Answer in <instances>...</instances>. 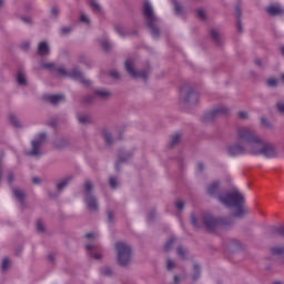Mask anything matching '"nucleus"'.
Returning a JSON list of instances; mask_svg holds the SVG:
<instances>
[{"label":"nucleus","instance_id":"1","mask_svg":"<svg viewBox=\"0 0 284 284\" xmlns=\"http://www.w3.org/2000/svg\"><path fill=\"white\" fill-rule=\"evenodd\" d=\"M237 142L243 146L239 144L229 146L227 152L230 156H241V154H245V150L254 156L262 155L266 156V159L276 156L274 148L263 142L250 128L237 129Z\"/></svg>","mask_w":284,"mask_h":284},{"label":"nucleus","instance_id":"2","mask_svg":"<svg viewBox=\"0 0 284 284\" xmlns=\"http://www.w3.org/2000/svg\"><path fill=\"white\" fill-rule=\"evenodd\" d=\"M206 193L209 196H217L219 201H221L223 205H226V207H235L236 212L234 213V216H236V219L245 216V209H243L245 197L239 190L235 189L232 192L223 193L221 191V182L215 181L207 186Z\"/></svg>","mask_w":284,"mask_h":284},{"label":"nucleus","instance_id":"3","mask_svg":"<svg viewBox=\"0 0 284 284\" xmlns=\"http://www.w3.org/2000/svg\"><path fill=\"white\" fill-rule=\"evenodd\" d=\"M143 14L148 21V28L151 31L153 38L159 37L160 31L154 24L156 23V17H154V10L152 9V4L145 1L143 6Z\"/></svg>","mask_w":284,"mask_h":284},{"label":"nucleus","instance_id":"4","mask_svg":"<svg viewBox=\"0 0 284 284\" xmlns=\"http://www.w3.org/2000/svg\"><path fill=\"white\" fill-rule=\"evenodd\" d=\"M115 250L118 252V263L121 265H128L132 261V247L128 246L123 242H118L115 244Z\"/></svg>","mask_w":284,"mask_h":284},{"label":"nucleus","instance_id":"5","mask_svg":"<svg viewBox=\"0 0 284 284\" xmlns=\"http://www.w3.org/2000/svg\"><path fill=\"white\" fill-rule=\"evenodd\" d=\"M57 72L60 77H70L74 81H79L80 83H83V85H90L89 80H87L83 73L80 72V70L77 68H74L70 73L65 71V68L57 69Z\"/></svg>","mask_w":284,"mask_h":284},{"label":"nucleus","instance_id":"6","mask_svg":"<svg viewBox=\"0 0 284 284\" xmlns=\"http://www.w3.org/2000/svg\"><path fill=\"white\" fill-rule=\"evenodd\" d=\"M92 187L93 185L91 181L84 183V192L87 193L85 203L91 212H97V210H99V204L97 203V199L91 194Z\"/></svg>","mask_w":284,"mask_h":284},{"label":"nucleus","instance_id":"7","mask_svg":"<svg viewBox=\"0 0 284 284\" xmlns=\"http://www.w3.org/2000/svg\"><path fill=\"white\" fill-rule=\"evenodd\" d=\"M203 223L209 232H214L217 227H223L225 225L223 219H215L210 214H204Z\"/></svg>","mask_w":284,"mask_h":284},{"label":"nucleus","instance_id":"8","mask_svg":"<svg viewBox=\"0 0 284 284\" xmlns=\"http://www.w3.org/2000/svg\"><path fill=\"white\" fill-rule=\"evenodd\" d=\"M125 70L133 79H143V81H148V74H150V72L134 70V62L132 60L125 61Z\"/></svg>","mask_w":284,"mask_h":284},{"label":"nucleus","instance_id":"9","mask_svg":"<svg viewBox=\"0 0 284 284\" xmlns=\"http://www.w3.org/2000/svg\"><path fill=\"white\" fill-rule=\"evenodd\" d=\"M45 142V133L38 134V139L31 142L32 151L28 152L29 156H40L41 154V144Z\"/></svg>","mask_w":284,"mask_h":284},{"label":"nucleus","instance_id":"10","mask_svg":"<svg viewBox=\"0 0 284 284\" xmlns=\"http://www.w3.org/2000/svg\"><path fill=\"white\" fill-rule=\"evenodd\" d=\"M221 114H227L226 106L220 105L216 109L205 113L204 121H212L215 116H221Z\"/></svg>","mask_w":284,"mask_h":284},{"label":"nucleus","instance_id":"11","mask_svg":"<svg viewBox=\"0 0 284 284\" xmlns=\"http://www.w3.org/2000/svg\"><path fill=\"white\" fill-rule=\"evenodd\" d=\"M43 100L48 101L52 105H57V103H61L65 101V95L64 94H44Z\"/></svg>","mask_w":284,"mask_h":284},{"label":"nucleus","instance_id":"12","mask_svg":"<svg viewBox=\"0 0 284 284\" xmlns=\"http://www.w3.org/2000/svg\"><path fill=\"white\" fill-rule=\"evenodd\" d=\"M267 14H271V17H276V14H283L284 9L278 3H272L266 8Z\"/></svg>","mask_w":284,"mask_h":284},{"label":"nucleus","instance_id":"13","mask_svg":"<svg viewBox=\"0 0 284 284\" xmlns=\"http://www.w3.org/2000/svg\"><path fill=\"white\" fill-rule=\"evenodd\" d=\"M49 52L50 47L48 45V42H40L38 45V54H40V57H45Z\"/></svg>","mask_w":284,"mask_h":284},{"label":"nucleus","instance_id":"14","mask_svg":"<svg viewBox=\"0 0 284 284\" xmlns=\"http://www.w3.org/2000/svg\"><path fill=\"white\" fill-rule=\"evenodd\" d=\"M89 6L95 14H99V12H101V6L99 4V2H97V0H90Z\"/></svg>","mask_w":284,"mask_h":284},{"label":"nucleus","instance_id":"15","mask_svg":"<svg viewBox=\"0 0 284 284\" xmlns=\"http://www.w3.org/2000/svg\"><path fill=\"white\" fill-rule=\"evenodd\" d=\"M284 253V246H275L271 248V254L273 256H283Z\"/></svg>","mask_w":284,"mask_h":284},{"label":"nucleus","instance_id":"16","mask_svg":"<svg viewBox=\"0 0 284 284\" xmlns=\"http://www.w3.org/2000/svg\"><path fill=\"white\" fill-rule=\"evenodd\" d=\"M179 141H181V134L174 133L173 135H171V141L169 143L170 148H174V145H176Z\"/></svg>","mask_w":284,"mask_h":284},{"label":"nucleus","instance_id":"17","mask_svg":"<svg viewBox=\"0 0 284 284\" xmlns=\"http://www.w3.org/2000/svg\"><path fill=\"white\" fill-rule=\"evenodd\" d=\"M13 194H14L16 199H18L20 201V203H23V201L26 199V193H23V191L16 189V190H13Z\"/></svg>","mask_w":284,"mask_h":284},{"label":"nucleus","instance_id":"18","mask_svg":"<svg viewBox=\"0 0 284 284\" xmlns=\"http://www.w3.org/2000/svg\"><path fill=\"white\" fill-rule=\"evenodd\" d=\"M174 243H176V237H171L164 245V251L170 252L172 247L174 246Z\"/></svg>","mask_w":284,"mask_h":284},{"label":"nucleus","instance_id":"19","mask_svg":"<svg viewBox=\"0 0 284 284\" xmlns=\"http://www.w3.org/2000/svg\"><path fill=\"white\" fill-rule=\"evenodd\" d=\"M272 232L273 234H278L284 237V226H273Z\"/></svg>","mask_w":284,"mask_h":284},{"label":"nucleus","instance_id":"20","mask_svg":"<svg viewBox=\"0 0 284 284\" xmlns=\"http://www.w3.org/2000/svg\"><path fill=\"white\" fill-rule=\"evenodd\" d=\"M69 183H70V178H67L62 180L60 183H58L57 187L59 192H61V190H63V187H65Z\"/></svg>","mask_w":284,"mask_h":284},{"label":"nucleus","instance_id":"21","mask_svg":"<svg viewBox=\"0 0 284 284\" xmlns=\"http://www.w3.org/2000/svg\"><path fill=\"white\" fill-rule=\"evenodd\" d=\"M95 94L98 97H101L102 99H108V97H110V92L105 91V90H95Z\"/></svg>","mask_w":284,"mask_h":284},{"label":"nucleus","instance_id":"22","mask_svg":"<svg viewBox=\"0 0 284 284\" xmlns=\"http://www.w3.org/2000/svg\"><path fill=\"white\" fill-rule=\"evenodd\" d=\"M17 82L19 85H26V74L23 72L18 73Z\"/></svg>","mask_w":284,"mask_h":284},{"label":"nucleus","instance_id":"23","mask_svg":"<svg viewBox=\"0 0 284 284\" xmlns=\"http://www.w3.org/2000/svg\"><path fill=\"white\" fill-rule=\"evenodd\" d=\"M8 267H10V258L4 257L2 260V265H1L2 272H6V270H8Z\"/></svg>","mask_w":284,"mask_h":284},{"label":"nucleus","instance_id":"24","mask_svg":"<svg viewBox=\"0 0 284 284\" xmlns=\"http://www.w3.org/2000/svg\"><path fill=\"white\" fill-rule=\"evenodd\" d=\"M9 121L14 125V128H19V120L17 119L16 114H10Z\"/></svg>","mask_w":284,"mask_h":284},{"label":"nucleus","instance_id":"25","mask_svg":"<svg viewBox=\"0 0 284 284\" xmlns=\"http://www.w3.org/2000/svg\"><path fill=\"white\" fill-rule=\"evenodd\" d=\"M194 272H195V274L193 275V281H196V278H199V276H201V266L199 264L194 265Z\"/></svg>","mask_w":284,"mask_h":284},{"label":"nucleus","instance_id":"26","mask_svg":"<svg viewBox=\"0 0 284 284\" xmlns=\"http://www.w3.org/2000/svg\"><path fill=\"white\" fill-rule=\"evenodd\" d=\"M103 136H104L105 143H108V145H110V143H112V134L108 131H104Z\"/></svg>","mask_w":284,"mask_h":284},{"label":"nucleus","instance_id":"27","mask_svg":"<svg viewBox=\"0 0 284 284\" xmlns=\"http://www.w3.org/2000/svg\"><path fill=\"white\" fill-rule=\"evenodd\" d=\"M277 84H278V80H276V78H270V79L267 80V85H268L270 88H276Z\"/></svg>","mask_w":284,"mask_h":284},{"label":"nucleus","instance_id":"28","mask_svg":"<svg viewBox=\"0 0 284 284\" xmlns=\"http://www.w3.org/2000/svg\"><path fill=\"white\" fill-rule=\"evenodd\" d=\"M210 36L212 37L215 43H219V32L216 30L212 29L210 31Z\"/></svg>","mask_w":284,"mask_h":284},{"label":"nucleus","instance_id":"29","mask_svg":"<svg viewBox=\"0 0 284 284\" xmlns=\"http://www.w3.org/2000/svg\"><path fill=\"white\" fill-rule=\"evenodd\" d=\"M78 121H79V123H83V124L89 123L90 122V116L89 115H80L78 118Z\"/></svg>","mask_w":284,"mask_h":284},{"label":"nucleus","instance_id":"30","mask_svg":"<svg viewBox=\"0 0 284 284\" xmlns=\"http://www.w3.org/2000/svg\"><path fill=\"white\" fill-rule=\"evenodd\" d=\"M37 231L38 232H45V226H43V222L41 220L37 221Z\"/></svg>","mask_w":284,"mask_h":284},{"label":"nucleus","instance_id":"31","mask_svg":"<svg viewBox=\"0 0 284 284\" xmlns=\"http://www.w3.org/2000/svg\"><path fill=\"white\" fill-rule=\"evenodd\" d=\"M196 13L197 18L201 19V21H205V11L203 9H197Z\"/></svg>","mask_w":284,"mask_h":284},{"label":"nucleus","instance_id":"32","mask_svg":"<svg viewBox=\"0 0 284 284\" xmlns=\"http://www.w3.org/2000/svg\"><path fill=\"white\" fill-rule=\"evenodd\" d=\"M176 252L181 256V258H185L186 251L183 247H178Z\"/></svg>","mask_w":284,"mask_h":284},{"label":"nucleus","instance_id":"33","mask_svg":"<svg viewBox=\"0 0 284 284\" xmlns=\"http://www.w3.org/2000/svg\"><path fill=\"white\" fill-rule=\"evenodd\" d=\"M101 45H102L103 50H105V52H108L110 50V42L108 40L102 41Z\"/></svg>","mask_w":284,"mask_h":284},{"label":"nucleus","instance_id":"34","mask_svg":"<svg viewBox=\"0 0 284 284\" xmlns=\"http://www.w3.org/2000/svg\"><path fill=\"white\" fill-rule=\"evenodd\" d=\"M109 183H110L112 189L116 187V185H118L116 178L111 176L110 180H109Z\"/></svg>","mask_w":284,"mask_h":284},{"label":"nucleus","instance_id":"35","mask_svg":"<svg viewBox=\"0 0 284 284\" xmlns=\"http://www.w3.org/2000/svg\"><path fill=\"white\" fill-rule=\"evenodd\" d=\"M80 21L82 23H90V19L88 18V16L85 13H82L80 17Z\"/></svg>","mask_w":284,"mask_h":284},{"label":"nucleus","instance_id":"36","mask_svg":"<svg viewBox=\"0 0 284 284\" xmlns=\"http://www.w3.org/2000/svg\"><path fill=\"white\" fill-rule=\"evenodd\" d=\"M166 268L168 270H174V261L168 260L166 261Z\"/></svg>","mask_w":284,"mask_h":284},{"label":"nucleus","instance_id":"37","mask_svg":"<svg viewBox=\"0 0 284 284\" xmlns=\"http://www.w3.org/2000/svg\"><path fill=\"white\" fill-rule=\"evenodd\" d=\"M276 108H277L278 112H281V114H284V103L278 102L276 104Z\"/></svg>","mask_w":284,"mask_h":284},{"label":"nucleus","instance_id":"38","mask_svg":"<svg viewBox=\"0 0 284 284\" xmlns=\"http://www.w3.org/2000/svg\"><path fill=\"white\" fill-rule=\"evenodd\" d=\"M191 223H192L193 227H199V224H197L195 215H191Z\"/></svg>","mask_w":284,"mask_h":284},{"label":"nucleus","instance_id":"39","mask_svg":"<svg viewBox=\"0 0 284 284\" xmlns=\"http://www.w3.org/2000/svg\"><path fill=\"white\" fill-rule=\"evenodd\" d=\"M42 68H44L45 70H54V63L43 64Z\"/></svg>","mask_w":284,"mask_h":284},{"label":"nucleus","instance_id":"40","mask_svg":"<svg viewBox=\"0 0 284 284\" xmlns=\"http://www.w3.org/2000/svg\"><path fill=\"white\" fill-rule=\"evenodd\" d=\"M237 116H239V119H246V118H247V112H245V111H240V112L237 113Z\"/></svg>","mask_w":284,"mask_h":284},{"label":"nucleus","instance_id":"41","mask_svg":"<svg viewBox=\"0 0 284 284\" xmlns=\"http://www.w3.org/2000/svg\"><path fill=\"white\" fill-rule=\"evenodd\" d=\"M184 205H185V203H183V201H178L175 203V206H176L178 210H183Z\"/></svg>","mask_w":284,"mask_h":284},{"label":"nucleus","instance_id":"42","mask_svg":"<svg viewBox=\"0 0 284 284\" xmlns=\"http://www.w3.org/2000/svg\"><path fill=\"white\" fill-rule=\"evenodd\" d=\"M71 31H72V29L70 27H64V28L61 29L62 34H68Z\"/></svg>","mask_w":284,"mask_h":284},{"label":"nucleus","instance_id":"43","mask_svg":"<svg viewBox=\"0 0 284 284\" xmlns=\"http://www.w3.org/2000/svg\"><path fill=\"white\" fill-rule=\"evenodd\" d=\"M57 14H59V8L53 7V8L51 9V16H52V17H57Z\"/></svg>","mask_w":284,"mask_h":284},{"label":"nucleus","instance_id":"44","mask_svg":"<svg viewBox=\"0 0 284 284\" xmlns=\"http://www.w3.org/2000/svg\"><path fill=\"white\" fill-rule=\"evenodd\" d=\"M110 77H112V79H119V73L116 71H111L110 73Z\"/></svg>","mask_w":284,"mask_h":284},{"label":"nucleus","instance_id":"45","mask_svg":"<svg viewBox=\"0 0 284 284\" xmlns=\"http://www.w3.org/2000/svg\"><path fill=\"white\" fill-rule=\"evenodd\" d=\"M104 276H110L112 274V270L110 267L104 268L103 271Z\"/></svg>","mask_w":284,"mask_h":284},{"label":"nucleus","instance_id":"46","mask_svg":"<svg viewBox=\"0 0 284 284\" xmlns=\"http://www.w3.org/2000/svg\"><path fill=\"white\" fill-rule=\"evenodd\" d=\"M14 181V174L9 173L8 175V183H12Z\"/></svg>","mask_w":284,"mask_h":284},{"label":"nucleus","instance_id":"47","mask_svg":"<svg viewBox=\"0 0 284 284\" xmlns=\"http://www.w3.org/2000/svg\"><path fill=\"white\" fill-rule=\"evenodd\" d=\"M194 95V91L189 90L187 97L186 99H184V101H190V97Z\"/></svg>","mask_w":284,"mask_h":284},{"label":"nucleus","instance_id":"48","mask_svg":"<svg viewBox=\"0 0 284 284\" xmlns=\"http://www.w3.org/2000/svg\"><path fill=\"white\" fill-rule=\"evenodd\" d=\"M22 50H28V48H30V43L29 42H24L21 44Z\"/></svg>","mask_w":284,"mask_h":284},{"label":"nucleus","instance_id":"49","mask_svg":"<svg viewBox=\"0 0 284 284\" xmlns=\"http://www.w3.org/2000/svg\"><path fill=\"white\" fill-rule=\"evenodd\" d=\"M85 250H87V252H92V250H94V245L88 244V245L85 246Z\"/></svg>","mask_w":284,"mask_h":284},{"label":"nucleus","instance_id":"50","mask_svg":"<svg viewBox=\"0 0 284 284\" xmlns=\"http://www.w3.org/2000/svg\"><path fill=\"white\" fill-rule=\"evenodd\" d=\"M235 12L237 14V19H241V8L240 7L235 8Z\"/></svg>","mask_w":284,"mask_h":284},{"label":"nucleus","instance_id":"51","mask_svg":"<svg viewBox=\"0 0 284 284\" xmlns=\"http://www.w3.org/2000/svg\"><path fill=\"white\" fill-rule=\"evenodd\" d=\"M32 183H34L36 185H38V183H41V179H39V178H33V179H32Z\"/></svg>","mask_w":284,"mask_h":284},{"label":"nucleus","instance_id":"52","mask_svg":"<svg viewBox=\"0 0 284 284\" xmlns=\"http://www.w3.org/2000/svg\"><path fill=\"white\" fill-rule=\"evenodd\" d=\"M175 12L176 14H181V6L175 4Z\"/></svg>","mask_w":284,"mask_h":284},{"label":"nucleus","instance_id":"53","mask_svg":"<svg viewBox=\"0 0 284 284\" xmlns=\"http://www.w3.org/2000/svg\"><path fill=\"white\" fill-rule=\"evenodd\" d=\"M197 172H203V163H197Z\"/></svg>","mask_w":284,"mask_h":284},{"label":"nucleus","instance_id":"54","mask_svg":"<svg viewBox=\"0 0 284 284\" xmlns=\"http://www.w3.org/2000/svg\"><path fill=\"white\" fill-rule=\"evenodd\" d=\"M237 30L240 32H243V26H241V21L240 20H237Z\"/></svg>","mask_w":284,"mask_h":284},{"label":"nucleus","instance_id":"55","mask_svg":"<svg viewBox=\"0 0 284 284\" xmlns=\"http://www.w3.org/2000/svg\"><path fill=\"white\" fill-rule=\"evenodd\" d=\"M94 233H87L85 239H94Z\"/></svg>","mask_w":284,"mask_h":284},{"label":"nucleus","instance_id":"56","mask_svg":"<svg viewBox=\"0 0 284 284\" xmlns=\"http://www.w3.org/2000/svg\"><path fill=\"white\" fill-rule=\"evenodd\" d=\"M185 90H187V87H182L180 90V94L181 97H183V94L185 93Z\"/></svg>","mask_w":284,"mask_h":284},{"label":"nucleus","instance_id":"57","mask_svg":"<svg viewBox=\"0 0 284 284\" xmlns=\"http://www.w3.org/2000/svg\"><path fill=\"white\" fill-rule=\"evenodd\" d=\"M108 219L109 221H112V219H114V214L112 212H108Z\"/></svg>","mask_w":284,"mask_h":284},{"label":"nucleus","instance_id":"58","mask_svg":"<svg viewBox=\"0 0 284 284\" xmlns=\"http://www.w3.org/2000/svg\"><path fill=\"white\" fill-rule=\"evenodd\" d=\"M91 256H93V258H95L97 261H99L100 258H101V254H95V255H91Z\"/></svg>","mask_w":284,"mask_h":284},{"label":"nucleus","instance_id":"59","mask_svg":"<svg viewBox=\"0 0 284 284\" xmlns=\"http://www.w3.org/2000/svg\"><path fill=\"white\" fill-rule=\"evenodd\" d=\"M261 123H262V125H267V121L265 120V118L261 119Z\"/></svg>","mask_w":284,"mask_h":284},{"label":"nucleus","instance_id":"60","mask_svg":"<svg viewBox=\"0 0 284 284\" xmlns=\"http://www.w3.org/2000/svg\"><path fill=\"white\" fill-rule=\"evenodd\" d=\"M22 21H23L24 23H30V18H22Z\"/></svg>","mask_w":284,"mask_h":284},{"label":"nucleus","instance_id":"61","mask_svg":"<svg viewBox=\"0 0 284 284\" xmlns=\"http://www.w3.org/2000/svg\"><path fill=\"white\" fill-rule=\"evenodd\" d=\"M179 281H180V277L178 275H175L174 276V283L176 284V283H179Z\"/></svg>","mask_w":284,"mask_h":284},{"label":"nucleus","instance_id":"62","mask_svg":"<svg viewBox=\"0 0 284 284\" xmlns=\"http://www.w3.org/2000/svg\"><path fill=\"white\" fill-rule=\"evenodd\" d=\"M281 53H282L283 57H284V47H281Z\"/></svg>","mask_w":284,"mask_h":284},{"label":"nucleus","instance_id":"63","mask_svg":"<svg viewBox=\"0 0 284 284\" xmlns=\"http://www.w3.org/2000/svg\"><path fill=\"white\" fill-rule=\"evenodd\" d=\"M256 65H261V60H256Z\"/></svg>","mask_w":284,"mask_h":284},{"label":"nucleus","instance_id":"64","mask_svg":"<svg viewBox=\"0 0 284 284\" xmlns=\"http://www.w3.org/2000/svg\"><path fill=\"white\" fill-rule=\"evenodd\" d=\"M115 170H119V162L115 163Z\"/></svg>","mask_w":284,"mask_h":284}]
</instances>
